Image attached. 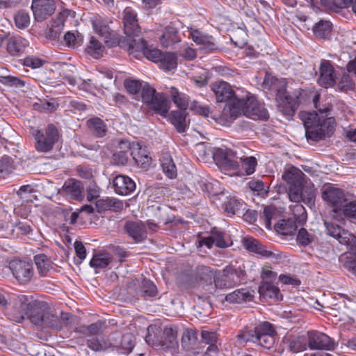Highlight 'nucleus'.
I'll return each mask as SVG.
<instances>
[{
  "label": "nucleus",
  "mask_w": 356,
  "mask_h": 356,
  "mask_svg": "<svg viewBox=\"0 0 356 356\" xmlns=\"http://www.w3.org/2000/svg\"><path fill=\"white\" fill-rule=\"evenodd\" d=\"M305 174L298 168L291 166L282 175V179L288 184V195L291 201L296 202L290 206L293 220L302 225L307 220L305 208L300 204L304 202L312 207L314 204L315 191L312 187L305 186Z\"/></svg>",
  "instance_id": "1"
},
{
  "label": "nucleus",
  "mask_w": 356,
  "mask_h": 356,
  "mask_svg": "<svg viewBox=\"0 0 356 356\" xmlns=\"http://www.w3.org/2000/svg\"><path fill=\"white\" fill-rule=\"evenodd\" d=\"M277 332L272 323L264 321L254 327H244L236 336L238 342L245 345L248 342L256 343L266 349L271 348L275 343Z\"/></svg>",
  "instance_id": "2"
},
{
  "label": "nucleus",
  "mask_w": 356,
  "mask_h": 356,
  "mask_svg": "<svg viewBox=\"0 0 356 356\" xmlns=\"http://www.w3.org/2000/svg\"><path fill=\"white\" fill-rule=\"evenodd\" d=\"M242 113L254 120H267L269 118L268 112L264 106L248 95L245 98L234 99L229 109L230 120L236 119Z\"/></svg>",
  "instance_id": "3"
},
{
  "label": "nucleus",
  "mask_w": 356,
  "mask_h": 356,
  "mask_svg": "<svg viewBox=\"0 0 356 356\" xmlns=\"http://www.w3.org/2000/svg\"><path fill=\"white\" fill-rule=\"evenodd\" d=\"M49 307L43 301L38 300L25 301L20 300L19 305L14 308L13 320L17 323H21L25 318H28L34 325L38 326L42 325L43 314L46 313Z\"/></svg>",
  "instance_id": "4"
},
{
  "label": "nucleus",
  "mask_w": 356,
  "mask_h": 356,
  "mask_svg": "<svg viewBox=\"0 0 356 356\" xmlns=\"http://www.w3.org/2000/svg\"><path fill=\"white\" fill-rule=\"evenodd\" d=\"M141 90L142 101L148 108L158 115L165 117L170 108V102L168 96L163 92H156L147 83L144 84Z\"/></svg>",
  "instance_id": "5"
},
{
  "label": "nucleus",
  "mask_w": 356,
  "mask_h": 356,
  "mask_svg": "<svg viewBox=\"0 0 356 356\" xmlns=\"http://www.w3.org/2000/svg\"><path fill=\"white\" fill-rule=\"evenodd\" d=\"M32 134L35 140V149L42 153L51 151L60 138L59 131L54 124H49L42 129H35Z\"/></svg>",
  "instance_id": "6"
},
{
  "label": "nucleus",
  "mask_w": 356,
  "mask_h": 356,
  "mask_svg": "<svg viewBox=\"0 0 356 356\" xmlns=\"http://www.w3.org/2000/svg\"><path fill=\"white\" fill-rule=\"evenodd\" d=\"M216 164L226 170L239 169V156L237 153L228 148H215L213 154Z\"/></svg>",
  "instance_id": "7"
},
{
  "label": "nucleus",
  "mask_w": 356,
  "mask_h": 356,
  "mask_svg": "<svg viewBox=\"0 0 356 356\" xmlns=\"http://www.w3.org/2000/svg\"><path fill=\"white\" fill-rule=\"evenodd\" d=\"M305 129V136L308 140L319 141L323 134L317 132L321 118L316 112L301 111L298 114Z\"/></svg>",
  "instance_id": "8"
},
{
  "label": "nucleus",
  "mask_w": 356,
  "mask_h": 356,
  "mask_svg": "<svg viewBox=\"0 0 356 356\" xmlns=\"http://www.w3.org/2000/svg\"><path fill=\"white\" fill-rule=\"evenodd\" d=\"M8 268L14 277L22 284L29 282L34 274L31 261L14 259L9 263Z\"/></svg>",
  "instance_id": "9"
},
{
  "label": "nucleus",
  "mask_w": 356,
  "mask_h": 356,
  "mask_svg": "<svg viewBox=\"0 0 356 356\" xmlns=\"http://www.w3.org/2000/svg\"><path fill=\"white\" fill-rule=\"evenodd\" d=\"M276 99L278 101V107L283 115L292 117L300 104L299 97L297 94H289L284 89L277 90Z\"/></svg>",
  "instance_id": "10"
},
{
  "label": "nucleus",
  "mask_w": 356,
  "mask_h": 356,
  "mask_svg": "<svg viewBox=\"0 0 356 356\" xmlns=\"http://www.w3.org/2000/svg\"><path fill=\"white\" fill-rule=\"evenodd\" d=\"M211 90L214 92L216 101L218 102H224L229 101L228 107L223 109V115H229V109L232 106V101L238 96L234 93L231 86L223 81H216L211 85Z\"/></svg>",
  "instance_id": "11"
},
{
  "label": "nucleus",
  "mask_w": 356,
  "mask_h": 356,
  "mask_svg": "<svg viewBox=\"0 0 356 356\" xmlns=\"http://www.w3.org/2000/svg\"><path fill=\"white\" fill-rule=\"evenodd\" d=\"M188 33V37L205 53H212L219 49V45L212 35L193 28H191Z\"/></svg>",
  "instance_id": "12"
},
{
  "label": "nucleus",
  "mask_w": 356,
  "mask_h": 356,
  "mask_svg": "<svg viewBox=\"0 0 356 356\" xmlns=\"http://www.w3.org/2000/svg\"><path fill=\"white\" fill-rule=\"evenodd\" d=\"M307 343L310 350H330L335 346L333 339L326 334L316 330L307 332Z\"/></svg>",
  "instance_id": "13"
},
{
  "label": "nucleus",
  "mask_w": 356,
  "mask_h": 356,
  "mask_svg": "<svg viewBox=\"0 0 356 356\" xmlns=\"http://www.w3.org/2000/svg\"><path fill=\"white\" fill-rule=\"evenodd\" d=\"M322 198L328 205L333 207L332 210V214L347 201V197L344 191L332 186L324 188L322 192Z\"/></svg>",
  "instance_id": "14"
},
{
  "label": "nucleus",
  "mask_w": 356,
  "mask_h": 356,
  "mask_svg": "<svg viewBox=\"0 0 356 356\" xmlns=\"http://www.w3.org/2000/svg\"><path fill=\"white\" fill-rule=\"evenodd\" d=\"M84 186L81 181L75 179H67L59 193L70 200L81 202L84 198Z\"/></svg>",
  "instance_id": "15"
},
{
  "label": "nucleus",
  "mask_w": 356,
  "mask_h": 356,
  "mask_svg": "<svg viewBox=\"0 0 356 356\" xmlns=\"http://www.w3.org/2000/svg\"><path fill=\"white\" fill-rule=\"evenodd\" d=\"M31 10L35 19L42 22L54 13L56 3L54 0H32Z\"/></svg>",
  "instance_id": "16"
},
{
  "label": "nucleus",
  "mask_w": 356,
  "mask_h": 356,
  "mask_svg": "<svg viewBox=\"0 0 356 356\" xmlns=\"http://www.w3.org/2000/svg\"><path fill=\"white\" fill-rule=\"evenodd\" d=\"M122 22L124 34L129 37H138L140 27L138 24L137 13L131 7H126L123 11Z\"/></svg>",
  "instance_id": "17"
},
{
  "label": "nucleus",
  "mask_w": 356,
  "mask_h": 356,
  "mask_svg": "<svg viewBox=\"0 0 356 356\" xmlns=\"http://www.w3.org/2000/svg\"><path fill=\"white\" fill-rule=\"evenodd\" d=\"M136 36H126L123 37L118 35L116 32L113 37H112L109 40H105V43L109 47H112L114 46H119L120 47L128 50L130 53H133L134 51H138L139 47L138 45L140 42V40L143 38L136 39Z\"/></svg>",
  "instance_id": "18"
},
{
  "label": "nucleus",
  "mask_w": 356,
  "mask_h": 356,
  "mask_svg": "<svg viewBox=\"0 0 356 356\" xmlns=\"http://www.w3.org/2000/svg\"><path fill=\"white\" fill-rule=\"evenodd\" d=\"M124 229L125 232L136 243L144 241L147 238L146 226L142 221H127Z\"/></svg>",
  "instance_id": "19"
},
{
  "label": "nucleus",
  "mask_w": 356,
  "mask_h": 356,
  "mask_svg": "<svg viewBox=\"0 0 356 356\" xmlns=\"http://www.w3.org/2000/svg\"><path fill=\"white\" fill-rule=\"evenodd\" d=\"M136 183L129 177L119 175L113 179V187L115 193L120 195H128L136 189Z\"/></svg>",
  "instance_id": "20"
},
{
  "label": "nucleus",
  "mask_w": 356,
  "mask_h": 356,
  "mask_svg": "<svg viewBox=\"0 0 356 356\" xmlns=\"http://www.w3.org/2000/svg\"><path fill=\"white\" fill-rule=\"evenodd\" d=\"M319 71L318 83L320 86L327 88L336 83L335 71L330 60H323L321 64Z\"/></svg>",
  "instance_id": "21"
},
{
  "label": "nucleus",
  "mask_w": 356,
  "mask_h": 356,
  "mask_svg": "<svg viewBox=\"0 0 356 356\" xmlns=\"http://www.w3.org/2000/svg\"><path fill=\"white\" fill-rule=\"evenodd\" d=\"M123 207V201L115 197L99 198L95 202V208L99 213H105L108 211L119 213L122 211Z\"/></svg>",
  "instance_id": "22"
},
{
  "label": "nucleus",
  "mask_w": 356,
  "mask_h": 356,
  "mask_svg": "<svg viewBox=\"0 0 356 356\" xmlns=\"http://www.w3.org/2000/svg\"><path fill=\"white\" fill-rule=\"evenodd\" d=\"M113 22L100 15L93 17L92 20V27L96 33L104 37L105 40H109L115 35V31L110 27Z\"/></svg>",
  "instance_id": "23"
},
{
  "label": "nucleus",
  "mask_w": 356,
  "mask_h": 356,
  "mask_svg": "<svg viewBox=\"0 0 356 356\" xmlns=\"http://www.w3.org/2000/svg\"><path fill=\"white\" fill-rule=\"evenodd\" d=\"M253 291L247 288H241L226 295L225 300L232 304H243L253 301Z\"/></svg>",
  "instance_id": "24"
},
{
  "label": "nucleus",
  "mask_w": 356,
  "mask_h": 356,
  "mask_svg": "<svg viewBox=\"0 0 356 356\" xmlns=\"http://www.w3.org/2000/svg\"><path fill=\"white\" fill-rule=\"evenodd\" d=\"M244 248L249 252H254L262 257L268 258L273 253L266 248L257 239L252 237H245L242 241Z\"/></svg>",
  "instance_id": "25"
},
{
  "label": "nucleus",
  "mask_w": 356,
  "mask_h": 356,
  "mask_svg": "<svg viewBox=\"0 0 356 356\" xmlns=\"http://www.w3.org/2000/svg\"><path fill=\"white\" fill-rule=\"evenodd\" d=\"M259 293L261 297L264 298L273 299L275 300H282V295L278 286L268 281H262L259 287Z\"/></svg>",
  "instance_id": "26"
},
{
  "label": "nucleus",
  "mask_w": 356,
  "mask_h": 356,
  "mask_svg": "<svg viewBox=\"0 0 356 356\" xmlns=\"http://www.w3.org/2000/svg\"><path fill=\"white\" fill-rule=\"evenodd\" d=\"M86 125L91 133L95 138H103L106 136L108 129L105 122L98 117H93L86 121Z\"/></svg>",
  "instance_id": "27"
},
{
  "label": "nucleus",
  "mask_w": 356,
  "mask_h": 356,
  "mask_svg": "<svg viewBox=\"0 0 356 356\" xmlns=\"http://www.w3.org/2000/svg\"><path fill=\"white\" fill-rule=\"evenodd\" d=\"M181 40L179 31L171 26L165 28L163 34L160 38L161 44L165 47H169Z\"/></svg>",
  "instance_id": "28"
},
{
  "label": "nucleus",
  "mask_w": 356,
  "mask_h": 356,
  "mask_svg": "<svg viewBox=\"0 0 356 356\" xmlns=\"http://www.w3.org/2000/svg\"><path fill=\"white\" fill-rule=\"evenodd\" d=\"M300 226L296 220L292 218L279 220L274 225L276 232L282 235H294L298 227Z\"/></svg>",
  "instance_id": "29"
},
{
  "label": "nucleus",
  "mask_w": 356,
  "mask_h": 356,
  "mask_svg": "<svg viewBox=\"0 0 356 356\" xmlns=\"http://www.w3.org/2000/svg\"><path fill=\"white\" fill-rule=\"evenodd\" d=\"M224 280L228 282L229 287L239 284L245 275L244 270L241 269L234 268L232 266H228L223 270Z\"/></svg>",
  "instance_id": "30"
},
{
  "label": "nucleus",
  "mask_w": 356,
  "mask_h": 356,
  "mask_svg": "<svg viewBox=\"0 0 356 356\" xmlns=\"http://www.w3.org/2000/svg\"><path fill=\"white\" fill-rule=\"evenodd\" d=\"M27 42L20 37H10L7 40L6 49L11 56H18L24 52Z\"/></svg>",
  "instance_id": "31"
},
{
  "label": "nucleus",
  "mask_w": 356,
  "mask_h": 356,
  "mask_svg": "<svg viewBox=\"0 0 356 356\" xmlns=\"http://www.w3.org/2000/svg\"><path fill=\"white\" fill-rule=\"evenodd\" d=\"M187 114L186 111L184 110L172 111L170 114V121L179 133H184L186 131Z\"/></svg>",
  "instance_id": "32"
},
{
  "label": "nucleus",
  "mask_w": 356,
  "mask_h": 356,
  "mask_svg": "<svg viewBox=\"0 0 356 356\" xmlns=\"http://www.w3.org/2000/svg\"><path fill=\"white\" fill-rule=\"evenodd\" d=\"M112 261L111 254L106 252H98L93 255L90 261V267L95 268V273H99V270L106 268Z\"/></svg>",
  "instance_id": "33"
},
{
  "label": "nucleus",
  "mask_w": 356,
  "mask_h": 356,
  "mask_svg": "<svg viewBox=\"0 0 356 356\" xmlns=\"http://www.w3.org/2000/svg\"><path fill=\"white\" fill-rule=\"evenodd\" d=\"M325 226L328 235L336 238L340 243L350 236V233L341 228L339 225L333 222H325Z\"/></svg>",
  "instance_id": "34"
},
{
  "label": "nucleus",
  "mask_w": 356,
  "mask_h": 356,
  "mask_svg": "<svg viewBox=\"0 0 356 356\" xmlns=\"http://www.w3.org/2000/svg\"><path fill=\"white\" fill-rule=\"evenodd\" d=\"M334 218L341 220L343 216L349 218L356 217V201H348L347 200L337 211L332 214Z\"/></svg>",
  "instance_id": "35"
},
{
  "label": "nucleus",
  "mask_w": 356,
  "mask_h": 356,
  "mask_svg": "<svg viewBox=\"0 0 356 356\" xmlns=\"http://www.w3.org/2000/svg\"><path fill=\"white\" fill-rule=\"evenodd\" d=\"M332 24L327 20H320L312 28L314 35L319 39H327L332 31Z\"/></svg>",
  "instance_id": "36"
},
{
  "label": "nucleus",
  "mask_w": 356,
  "mask_h": 356,
  "mask_svg": "<svg viewBox=\"0 0 356 356\" xmlns=\"http://www.w3.org/2000/svg\"><path fill=\"white\" fill-rule=\"evenodd\" d=\"M139 51L149 60L158 63L161 56L162 51L156 48H151L147 46V42L143 38L139 44Z\"/></svg>",
  "instance_id": "37"
},
{
  "label": "nucleus",
  "mask_w": 356,
  "mask_h": 356,
  "mask_svg": "<svg viewBox=\"0 0 356 356\" xmlns=\"http://www.w3.org/2000/svg\"><path fill=\"white\" fill-rule=\"evenodd\" d=\"M160 161L164 174L170 179L175 178L177 168L170 155L168 153L163 154Z\"/></svg>",
  "instance_id": "38"
},
{
  "label": "nucleus",
  "mask_w": 356,
  "mask_h": 356,
  "mask_svg": "<svg viewBox=\"0 0 356 356\" xmlns=\"http://www.w3.org/2000/svg\"><path fill=\"white\" fill-rule=\"evenodd\" d=\"M170 93L172 102L179 108V110L186 111L189 106V97L188 95L179 92L175 87L170 88Z\"/></svg>",
  "instance_id": "39"
},
{
  "label": "nucleus",
  "mask_w": 356,
  "mask_h": 356,
  "mask_svg": "<svg viewBox=\"0 0 356 356\" xmlns=\"http://www.w3.org/2000/svg\"><path fill=\"white\" fill-rule=\"evenodd\" d=\"M42 325L41 327H50L56 330H61L63 327L62 321L58 316L53 314L48 308L47 311L43 314Z\"/></svg>",
  "instance_id": "40"
},
{
  "label": "nucleus",
  "mask_w": 356,
  "mask_h": 356,
  "mask_svg": "<svg viewBox=\"0 0 356 356\" xmlns=\"http://www.w3.org/2000/svg\"><path fill=\"white\" fill-rule=\"evenodd\" d=\"M158 63L161 68L170 71L177 67V57L175 53L162 52Z\"/></svg>",
  "instance_id": "41"
},
{
  "label": "nucleus",
  "mask_w": 356,
  "mask_h": 356,
  "mask_svg": "<svg viewBox=\"0 0 356 356\" xmlns=\"http://www.w3.org/2000/svg\"><path fill=\"white\" fill-rule=\"evenodd\" d=\"M64 27V19L62 17H58L51 22V26L46 32L47 38L50 40H58L63 31Z\"/></svg>",
  "instance_id": "42"
},
{
  "label": "nucleus",
  "mask_w": 356,
  "mask_h": 356,
  "mask_svg": "<svg viewBox=\"0 0 356 356\" xmlns=\"http://www.w3.org/2000/svg\"><path fill=\"white\" fill-rule=\"evenodd\" d=\"M34 262L36 265L38 273L42 277L47 275V273L51 268V262L44 254H39L34 256Z\"/></svg>",
  "instance_id": "43"
},
{
  "label": "nucleus",
  "mask_w": 356,
  "mask_h": 356,
  "mask_svg": "<svg viewBox=\"0 0 356 356\" xmlns=\"http://www.w3.org/2000/svg\"><path fill=\"white\" fill-rule=\"evenodd\" d=\"M104 51V45L94 36L90 37L86 52L94 58H99L103 56Z\"/></svg>",
  "instance_id": "44"
},
{
  "label": "nucleus",
  "mask_w": 356,
  "mask_h": 356,
  "mask_svg": "<svg viewBox=\"0 0 356 356\" xmlns=\"http://www.w3.org/2000/svg\"><path fill=\"white\" fill-rule=\"evenodd\" d=\"M335 127V119L333 117L323 118L321 120L318 124L317 132H321L323 134L321 140H323L325 136L330 137L333 134Z\"/></svg>",
  "instance_id": "45"
},
{
  "label": "nucleus",
  "mask_w": 356,
  "mask_h": 356,
  "mask_svg": "<svg viewBox=\"0 0 356 356\" xmlns=\"http://www.w3.org/2000/svg\"><path fill=\"white\" fill-rule=\"evenodd\" d=\"M316 236L305 228H300L296 235V241L300 247L306 248L314 242Z\"/></svg>",
  "instance_id": "46"
},
{
  "label": "nucleus",
  "mask_w": 356,
  "mask_h": 356,
  "mask_svg": "<svg viewBox=\"0 0 356 356\" xmlns=\"http://www.w3.org/2000/svg\"><path fill=\"white\" fill-rule=\"evenodd\" d=\"M63 39L67 47L76 48L82 44L83 36L78 31H67L64 35Z\"/></svg>",
  "instance_id": "47"
},
{
  "label": "nucleus",
  "mask_w": 356,
  "mask_h": 356,
  "mask_svg": "<svg viewBox=\"0 0 356 356\" xmlns=\"http://www.w3.org/2000/svg\"><path fill=\"white\" fill-rule=\"evenodd\" d=\"M134 347V337L131 334H125L122 336L118 350L122 354L128 355Z\"/></svg>",
  "instance_id": "48"
},
{
  "label": "nucleus",
  "mask_w": 356,
  "mask_h": 356,
  "mask_svg": "<svg viewBox=\"0 0 356 356\" xmlns=\"http://www.w3.org/2000/svg\"><path fill=\"white\" fill-rule=\"evenodd\" d=\"M278 216L277 209L273 206H266L264 208L263 213L261 214V218L264 220L265 226L267 229L271 227V220L276 219Z\"/></svg>",
  "instance_id": "49"
},
{
  "label": "nucleus",
  "mask_w": 356,
  "mask_h": 356,
  "mask_svg": "<svg viewBox=\"0 0 356 356\" xmlns=\"http://www.w3.org/2000/svg\"><path fill=\"white\" fill-rule=\"evenodd\" d=\"M158 293L156 285L149 280L144 279L141 286V296L145 298L155 297Z\"/></svg>",
  "instance_id": "50"
},
{
  "label": "nucleus",
  "mask_w": 356,
  "mask_h": 356,
  "mask_svg": "<svg viewBox=\"0 0 356 356\" xmlns=\"http://www.w3.org/2000/svg\"><path fill=\"white\" fill-rule=\"evenodd\" d=\"M242 204L235 197H229L223 202L222 207L225 212L234 215L240 210Z\"/></svg>",
  "instance_id": "51"
},
{
  "label": "nucleus",
  "mask_w": 356,
  "mask_h": 356,
  "mask_svg": "<svg viewBox=\"0 0 356 356\" xmlns=\"http://www.w3.org/2000/svg\"><path fill=\"white\" fill-rule=\"evenodd\" d=\"M34 108L40 112L51 113L57 110L58 104L53 100L51 102L46 100H40V102H36L33 104Z\"/></svg>",
  "instance_id": "52"
},
{
  "label": "nucleus",
  "mask_w": 356,
  "mask_h": 356,
  "mask_svg": "<svg viewBox=\"0 0 356 356\" xmlns=\"http://www.w3.org/2000/svg\"><path fill=\"white\" fill-rule=\"evenodd\" d=\"M241 163L242 168L247 175L253 174L257 165V161L254 156L240 157L239 164Z\"/></svg>",
  "instance_id": "53"
},
{
  "label": "nucleus",
  "mask_w": 356,
  "mask_h": 356,
  "mask_svg": "<svg viewBox=\"0 0 356 356\" xmlns=\"http://www.w3.org/2000/svg\"><path fill=\"white\" fill-rule=\"evenodd\" d=\"M14 169V161L11 157L4 156L0 160V177L5 178Z\"/></svg>",
  "instance_id": "54"
},
{
  "label": "nucleus",
  "mask_w": 356,
  "mask_h": 356,
  "mask_svg": "<svg viewBox=\"0 0 356 356\" xmlns=\"http://www.w3.org/2000/svg\"><path fill=\"white\" fill-rule=\"evenodd\" d=\"M307 340L303 337H297L289 341V348L293 353H299L307 349Z\"/></svg>",
  "instance_id": "55"
},
{
  "label": "nucleus",
  "mask_w": 356,
  "mask_h": 356,
  "mask_svg": "<svg viewBox=\"0 0 356 356\" xmlns=\"http://www.w3.org/2000/svg\"><path fill=\"white\" fill-rule=\"evenodd\" d=\"M14 19L15 25L18 29H24L29 26L30 16L25 10H19L15 14Z\"/></svg>",
  "instance_id": "56"
},
{
  "label": "nucleus",
  "mask_w": 356,
  "mask_h": 356,
  "mask_svg": "<svg viewBox=\"0 0 356 356\" xmlns=\"http://www.w3.org/2000/svg\"><path fill=\"white\" fill-rule=\"evenodd\" d=\"M211 234L216 246L220 248H225L229 246L225 239V232L217 227H214L211 230Z\"/></svg>",
  "instance_id": "57"
},
{
  "label": "nucleus",
  "mask_w": 356,
  "mask_h": 356,
  "mask_svg": "<svg viewBox=\"0 0 356 356\" xmlns=\"http://www.w3.org/2000/svg\"><path fill=\"white\" fill-rule=\"evenodd\" d=\"M10 230L17 235H26L30 233L31 228L27 222L18 221L10 226Z\"/></svg>",
  "instance_id": "58"
},
{
  "label": "nucleus",
  "mask_w": 356,
  "mask_h": 356,
  "mask_svg": "<svg viewBox=\"0 0 356 356\" xmlns=\"http://www.w3.org/2000/svg\"><path fill=\"white\" fill-rule=\"evenodd\" d=\"M197 274L200 280L207 282L212 283L213 278L215 276L213 270L206 266H199L197 268Z\"/></svg>",
  "instance_id": "59"
},
{
  "label": "nucleus",
  "mask_w": 356,
  "mask_h": 356,
  "mask_svg": "<svg viewBox=\"0 0 356 356\" xmlns=\"http://www.w3.org/2000/svg\"><path fill=\"white\" fill-rule=\"evenodd\" d=\"M124 85L127 90L134 95L138 93L143 86L139 81L129 78L125 79Z\"/></svg>",
  "instance_id": "60"
},
{
  "label": "nucleus",
  "mask_w": 356,
  "mask_h": 356,
  "mask_svg": "<svg viewBox=\"0 0 356 356\" xmlns=\"http://www.w3.org/2000/svg\"><path fill=\"white\" fill-rule=\"evenodd\" d=\"M0 81L3 85L10 87L15 86L21 88L25 86V81L16 76H2Z\"/></svg>",
  "instance_id": "61"
},
{
  "label": "nucleus",
  "mask_w": 356,
  "mask_h": 356,
  "mask_svg": "<svg viewBox=\"0 0 356 356\" xmlns=\"http://www.w3.org/2000/svg\"><path fill=\"white\" fill-rule=\"evenodd\" d=\"M24 66L31 67L33 69L40 67L43 65L44 61L35 56H26L22 60Z\"/></svg>",
  "instance_id": "62"
},
{
  "label": "nucleus",
  "mask_w": 356,
  "mask_h": 356,
  "mask_svg": "<svg viewBox=\"0 0 356 356\" xmlns=\"http://www.w3.org/2000/svg\"><path fill=\"white\" fill-rule=\"evenodd\" d=\"M88 347L95 351H100L105 348L106 344L103 340H100L97 337H92L87 341Z\"/></svg>",
  "instance_id": "63"
},
{
  "label": "nucleus",
  "mask_w": 356,
  "mask_h": 356,
  "mask_svg": "<svg viewBox=\"0 0 356 356\" xmlns=\"http://www.w3.org/2000/svg\"><path fill=\"white\" fill-rule=\"evenodd\" d=\"M165 333L167 337L165 338L163 341V346H165L167 348H175L178 346V342L177 341L176 335L172 333V330H165Z\"/></svg>",
  "instance_id": "64"
}]
</instances>
